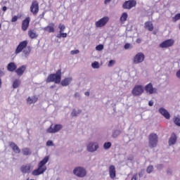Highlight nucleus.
Wrapping results in <instances>:
<instances>
[{
    "mask_svg": "<svg viewBox=\"0 0 180 180\" xmlns=\"http://www.w3.org/2000/svg\"><path fill=\"white\" fill-rule=\"evenodd\" d=\"M72 82V77H65L60 82L62 86H68Z\"/></svg>",
    "mask_w": 180,
    "mask_h": 180,
    "instance_id": "obj_19",
    "label": "nucleus"
},
{
    "mask_svg": "<svg viewBox=\"0 0 180 180\" xmlns=\"http://www.w3.org/2000/svg\"><path fill=\"white\" fill-rule=\"evenodd\" d=\"M58 29L59 32H64L65 30V25L64 24H59Z\"/></svg>",
    "mask_w": 180,
    "mask_h": 180,
    "instance_id": "obj_38",
    "label": "nucleus"
},
{
    "mask_svg": "<svg viewBox=\"0 0 180 180\" xmlns=\"http://www.w3.org/2000/svg\"><path fill=\"white\" fill-rule=\"evenodd\" d=\"M26 70V67L25 65L21 66L16 70L17 75H23V72Z\"/></svg>",
    "mask_w": 180,
    "mask_h": 180,
    "instance_id": "obj_27",
    "label": "nucleus"
},
{
    "mask_svg": "<svg viewBox=\"0 0 180 180\" xmlns=\"http://www.w3.org/2000/svg\"><path fill=\"white\" fill-rule=\"evenodd\" d=\"M42 30L48 33H54L56 32V25L53 22H51L46 27H43Z\"/></svg>",
    "mask_w": 180,
    "mask_h": 180,
    "instance_id": "obj_16",
    "label": "nucleus"
},
{
    "mask_svg": "<svg viewBox=\"0 0 180 180\" xmlns=\"http://www.w3.org/2000/svg\"><path fill=\"white\" fill-rule=\"evenodd\" d=\"M0 15H1V13H0Z\"/></svg>",
    "mask_w": 180,
    "mask_h": 180,
    "instance_id": "obj_58",
    "label": "nucleus"
},
{
    "mask_svg": "<svg viewBox=\"0 0 180 180\" xmlns=\"http://www.w3.org/2000/svg\"><path fill=\"white\" fill-rule=\"evenodd\" d=\"M143 88L146 94H149L150 95H153V94H157V89L153 86V84L151 83L146 84Z\"/></svg>",
    "mask_w": 180,
    "mask_h": 180,
    "instance_id": "obj_12",
    "label": "nucleus"
},
{
    "mask_svg": "<svg viewBox=\"0 0 180 180\" xmlns=\"http://www.w3.org/2000/svg\"><path fill=\"white\" fill-rule=\"evenodd\" d=\"M144 27L146 30H148L149 32H153V30H154V25L150 21L146 22Z\"/></svg>",
    "mask_w": 180,
    "mask_h": 180,
    "instance_id": "obj_21",
    "label": "nucleus"
},
{
    "mask_svg": "<svg viewBox=\"0 0 180 180\" xmlns=\"http://www.w3.org/2000/svg\"><path fill=\"white\" fill-rule=\"evenodd\" d=\"M16 68H18V67L16 66V64H15V63L11 62L7 65V70L11 72H13V71H15Z\"/></svg>",
    "mask_w": 180,
    "mask_h": 180,
    "instance_id": "obj_24",
    "label": "nucleus"
},
{
    "mask_svg": "<svg viewBox=\"0 0 180 180\" xmlns=\"http://www.w3.org/2000/svg\"><path fill=\"white\" fill-rule=\"evenodd\" d=\"M162 167V166L160 165L158 166V168L160 169V168H161Z\"/></svg>",
    "mask_w": 180,
    "mask_h": 180,
    "instance_id": "obj_56",
    "label": "nucleus"
},
{
    "mask_svg": "<svg viewBox=\"0 0 180 180\" xmlns=\"http://www.w3.org/2000/svg\"><path fill=\"white\" fill-rule=\"evenodd\" d=\"M20 84H21L20 79H16L13 82V88L14 89H16V88H19V86H20Z\"/></svg>",
    "mask_w": 180,
    "mask_h": 180,
    "instance_id": "obj_28",
    "label": "nucleus"
},
{
    "mask_svg": "<svg viewBox=\"0 0 180 180\" xmlns=\"http://www.w3.org/2000/svg\"><path fill=\"white\" fill-rule=\"evenodd\" d=\"M61 129H63L62 124H57L55 125L51 124L50 127L46 129V133H51V134L58 133V131H60Z\"/></svg>",
    "mask_w": 180,
    "mask_h": 180,
    "instance_id": "obj_8",
    "label": "nucleus"
},
{
    "mask_svg": "<svg viewBox=\"0 0 180 180\" xmlns=\"http://www.w3.org/2000/svg\"><path fill=\"white\" fill-rule=\"evenodd\" d=\"M91 67L94 70L100 68L101 65H99V62L95 61L94 63H91Z\"/></svg>",
    "mask_w": 180,
    "mask_h": 180,
    "instance_id": "obj_34",
    "label": "nucleus"
},
{
    "mask_svg": "<svg viewBox=\"0 0 180 180\" xmlns=\"http://www.w3.org/2000/svg\"><path fill=\"white\" fill-rule=\"evenodd\" d=\"M10 147L12 148L13 151L15 153V154H19L20 153V149L19 148V146L15 143H11Z\"/></svg>",
    "mask_w": 180,
    "mask_h": 180,
    "instance_id": "obj_23",
    "label": "nucleus"
},
{
    "mask_svg": "<svg viewBox=\"0 0 180 180\" xmlns=\"http://www.w3.org/2000/svg\"><path fill=\"white\" fill-rule=\"evenodd\" d=\"M146 58V56L142 52H139L135 55L133 58L134 64H141Z\"/></svg>",
    "mask_w": 180,
    "mask_h": 180,
    "instance_id": "obj_9",
    "label": "nucleus"
},
{
    "mask_svg": "<svg viewBox=\"0 0 180 180\" xmlns=\"http://www.w3.org/2000/svg\"><path fill=\"white\" fill-rule=\"evenodd\" d=\"M49 160H50V157L46 156L42 160H41L38 164V168L32 172V175L37 176L39 175H41V174H44L47 169L46 164L49 162Z\"/></svg>",
    "mask_w": 180,
    "mask_h": 180,
    "instance_id": "obj_1",
    "label": "nucleus"
},
{
    "mask_svg": "<svg viewBox=\"0 0 180 180\" xmlns=\"http://www.w3.org/2000/svg\"><path fill=\"white\" fill-rule=\"evenodd\" d=\"M176 76L177 77V78H179V79H180V70L176 72Z\"/></svg>",
    "mask_w": 180,
    "mask_h": 180,
    "instance_id": "obj_50",
    "label": "nucleus"
},
{
    "mask_svg": "<svg viewBox=\"0 0 180 180\" xmlns=\"http://www.w3.org/2000/svg\"><path fill=\"white\" fill-rule=\"evenodd\" d=\"M46 146L48 147H53L54 146V143H53V141H48L46 142Z\"/></svg>",
    "mask_w": 180,
    "mask_h": 180,
    "instance_id": "obj_44",
    "label": "nucleus"
},
{
    "mask_svg": "<svg viewBox=\"0 0 180 180\" xmlns=\"http://www.w3.org/2000/svg\"><path fill=\"white\" fill-rule=\"evenodd\" d=\"M143 175H144V170H141L140 172L139 173V178H141Z\"/></svg>",
    "mask_w": 180,
    "mask_h": 180,
    "instance_id": "obj_47",
    "label": "nucleus"
},
{
    "mask_svg": "<svg viewBox=\"0 0 180 180\" xmlns=\"http://www.w3.org/2000/svg\"><path fill=\"white\" fill-rule=\"evenodd\" d=\"M103 49V45L102 44H99L96 47V50H97V51H102Z\"/></svg>",
    "mask_w": 180,
    "mask_h": 180,
    "instance_id": "obj_42",
    "label": "nucleus"
},
{
    "mask_svg": "<svg viewBox=\"0 0 180 180\" xmlns=\"http://www.w3.org/2000/svg\"><path fill=\"white\" fill-rule=\"evenodd\" d=\"M75 98H79V93H76L75 94Z\"/></svg>",
    "mask_w": 180,
    "mask_h": 180,
    "instance_id": "obj_53",
    "label": "nucleus"
},
{
    "mask_svg": "<svg viewBox=\"0 0 180 180\" xmlns=\"http://www.w3.org/2000/svg\"><path fill=\"white\" fill-rule=\"evenodd\" d=\"M1 27H2V25L1 24H0V29H1Z\"/></svg>",
    "mask_w": 180,
    "mask_h": 180,
    "instance_id": "obj_57",
    "label": "nucleus"
},
{
    "mask_svg": "<svg viewBox=\"0 0 180 180\" xmlns=\"http://www.w3.org/2000/svg\"><path fill=\"white\" fill-rule=\"evenodd\" d=\"M148 105L149 106H153L154 105V101H149Z\"/></svg>",
    "mask_w": 180,
    "mask_h": 180,
    "instance_id": "obj_52",
    "label": "nucleus"
},
{
    "mask_svg": "<svg viewBox=\"0 0 180 180\" xmlns=\"http://www.w3.org/2000/svg\"><path fill=\"white\" fill-rule=\"evenodd\" d=\"M22 153L23 155H30L32 154V151L29 148H24L22 149Z\"/></svg>",
    "mask_w": 180,
    "mask_h": 180,
    "instance_id": "obj_31",
    "label": "nucleus"
},
{
    "mask_svg": "<svg viewBox=\"0 0 180 180\" xmlns=\"http://www.w3.org/2000/svg\"><path fill=\"white\" fill-rule=\"evenodd\" d=\"M73 174L78 178H85L86 176V169L83 167H76L73 169Z\"/></svg>",
    "mask_w": 180,
    "mask_h": 180,
    "instance_id": "obj_3",
    "label": "nucleus"
},
{
    "mask_svg": "<svg viewBox=\"0 0 180 180\" xmlns=\"http://www.w3.org/2000/svg\"><path fill=\"white\" fill-rule=\"evenodd\" d=\"M136 41V43H138V44H140V43H141V41H143V39L138 38Z\"/></svg>",
    "mask_w": 180,
    "mask_h": 180,
    "instance_id": "obj_49",
    "label": "nucleus"
},
{
    "mask_svg": "<svg viewBox=\"0 0 180 180\" xmlns=\"http://www.w3.org/2000/svg\"><path fill=\"white\" fill-rule=\"evenodd\" d=\"M108 173L110 178L115 179V178H116V167L113 165H110L108 167Z\"/></svg>",
    "mask_w": 180,
    "mask_h": 180,
    "instance_id": "obj_17",
    "label": "nucleus"
},
{
    "mask_svg": "<svg viewBox=\"0 0 180 180\" xmlns=\"http://www.w3.org/2000/svg\"><path fill=\"white\" fill-rule=\"evenodd\" d=\"M46 82H54L60 84L61 82V70H58L55 74H51L46 79Z\"/></svg>",
    "mask_w": 180,
    "mask_h": 180,
    "instance_id": "obj_2",
    "label": "nucleus"
},
{
    "mask_svg": "<svg viewBox=\"0 0 180 180\" xmlns=\"http://www.w3.org/2000/svg\"><path fill=\"white\" fill-rule=\"evenodd\" d=\"M137 174H134L131 180H137Z\"/></svg>",
    "mask_w": 180,
    "mask_h": 180,
    "instance_id": "obj_48",
    "label": "nucleus"
},
{
    "mask_svg": "<svg viewBox=\"0 0 180 180\" xmlns=\"http://www.w3.org/2000/svg\"><path fill=\"white\" fill-rule=\"evenodd\" d=\"M144 94V86L141 84H136L131 90V94L134 96H141Z\"/></svg>",
    "mask_w": 180,
    "mask_h": 180,
    "instance_id": "obj_4",
    "label": "nucleus"
},
{
    "mask_svg": "<svg viewBox=\"0 0 180 180\" xmlns=\"http://www.w3.org/2000/svg\"><path fill=\"white\" fill-rule=\"evenodd\" d=\"M86 148L88 153H95L99 149V143L95 141L88 142L86 145Z\"/></svg>",
    "mask_w": 180,
    "mask_h": 180,
    "instance_id": "obj_5",
    "label": "nucleus"
},
{
    "mask_svg": "<svg viewBox=\"0 0 180 180\" xmlns=\"http://www.w3.org/2000/svg\"><path fill=\"white\" fill-rule=\"evenodd\" d=\"M108 22H109V17L104 16L95 22V27L97 29L103 27L104 26H106V25H108Z\"/></svg>",
    "mask_w": 180,
    "mask_h": 180,
    "instance_id": "obj_6",
    "label": "nucleus"
},
{
    "mask_svg": "<svg viewBox=\"0 0 180 180\" xmlns=\"http://www.w3.org/2000/svg\"><path fill=\"white\" fill-rule=\"evenodd\" d=\"M112 0H105L104 4L105 5H108V4H110Z\"/></svg>",
    "mask_w": 180,
    "mask_h": 180,
    "instance_id": "obj_51",
    "label": "nucleus"
},
{
    "mask_svg": "<svg viewBox=\"0 0 180 180\" xmlns=\"http://www.w3.org/2000/svg\"><path fill=\"white\" fill-rule=\"evenodd\" d=\"M113 64H115V60H111L109 61L108 66V67H112V65H113Z\"/></svg>",
    "mask_w": 180,
    "mask_h": 180,
    "instance_id": "obj_46",
    "label": "nucleus"
},
{
    "mask_svg": "<svg viewBox=\"0 0 180 180\" xmlns=\"http://www.w3.org/2000/svg\"><path fill=\"white\" fill-rule=\"evenodd\" d=\"M79 50L76 49V50H72L70 51V54H72V56H74L75 54H79Z\"/></svg>",
    "mask_w": 180,
    "mask_h": 180,
    "instance_id": "obj_43",
    "label": "nucleus"
},
{
    "mask_svg": "<svg viewBox=\"0 0 180 180\" xmlns=\"http://www.w3.org/2000/svg\"><path fill=\"white\" fill-rule=\"evenodd\" d=\"M158 143V136L155 134H151L149 135V147L154 148L157 147Z\"/></svg>",
    "mask_w": 180,
    "mask_h": 180,
    "instance_id": "obj_7",
    "label": "nucleus"
},
{
    "mask_svg": "<svg viewBox=\"0 0 180 180\" xmlns=\"http://www.w3.org/2000/svg\"><path fill=\"white\" fill-rule=\"evenodd\" d=\"M153 171H154V167L150 165L147 167L146 169V172L148 174H151V172H153Z\"/></svg>",
    "mask_w": 180,
    "mask_h": 180,
    "instance_id": "obj_39",
    "label": "nucleus"
},
{
    "mask_svg": "<svg viewBox=\"0 0 180 180\" xmlns=\"http://www.w3.org/2000/svg\"><path fill=\"white\" fill-rule=\"evenodd\" d=\"M120 130L117 129L112 132V137H113V139H116L120 136Z\"/></svg>",
    "mask_w": 180,
    "mask_h": 180,
    "instance_id": "obj_33",
    "label": "nucleus"
},
{
    "mask_svg": "<svg viewBox=\"0 0 180 180\" xmlns=\"http://www.w3.org/2000/svg\"><path fill=\"white\" fill-rule=\"evenodd\" d=\"M39 101V98L36 96H32L31 97H28L27 99V103L28 105H32V103H36Z\"/></svg>",
    "mask_w": 180,
    "mask_h": 180,
    "instance_id": "obj_22",
    "label": "nucleus"
},
{
    "mask_svg": "<svg viewBox=\"0 0 180 180\" xmlns=\"http://www.w3.org/2000/svg\"><path fill=\"white\" fill-rule=\"evenodd\" d=\"M30 48H26L22 51V57H24L25 58H27L30 55Z\"/></svg>",
    "mask_w": 180,
    "mask_h": 180,
    "instance_id": "obj_25",
    "label": "nucleus"
},
{
    "mask_svg": "<svg viewBox=\"0 0 180 180\" xmlns=\"http://www.w3.org/2000/svg\"><path fill=\"white\" fill-rule=\"evenodd\" d=\"M112 147V143L110 142H106L103 144V148L104 150H109Z\"/></svg>",
    "mask_w": 180,
    "mask_h": 180,
    "instance_id": "obj_35",
    "label": "nucleus"
},
{
    "mask_svg": "<svg viewBox=\"0 0 180 180\" xmlns=\"http://www.w3.org/2000/svg\"><path fill=\"white\" fill-rule=\"evenodd\" d=\"M84 95H86V96H89V92L88 91L85 92Z\"/></svg>",
    "mask_w": 180,
    "mask_h": 180,
    "instance_id": "obj_55",
    "label": "nucleus"
},
{
    "mask_svg": "<svg viewBox=\"0 0 180 180\" xmlns=\"http://www.w3.org/2000/svg\"><path fill=\"white\" fill-rule=\"evenodd\" d=\"M159 113H160L162 116H164V117H165L167 120H169V119L171 118V115H169L168 110H167L164 108H159Z\"/></svg>",
    "mask_w": 180,
    "mask_h": 180,
    "instance_id": "obj_18",
    "label": "nucleus"
},
{
    "mask_svg": "<svg viewBox=\"0 0 180 180\" xmlns=\"http://www.w3.org/2000/svg\"><path fill=\"white\" fill-rule=\"evenodd\" d=\"M125 50H129V49H133V46L131 44H126L124 46Z\"/></svg>",
    "mask_w": 180,
    "mask_h": 180,
    "instance_id": "obj_41",
    "label": "nucleus"
},
{
    "mask_svg": "<svg viewBox=\"0 0 180 180\" xmlns=\"http://www.w3.org/2000/svg\"><path fill=\"white\" fill-rule=\"evenodd\" d=\"M176 143V135L172 134L169 139V146H174Z\"/></svg>",
    "mask_w": 180,
    "mask_h": 180,
    "instance_id": "obj_26",
    "label": "nucleus"
},
{
    "mask_svg": "<svg viewBox=\"0 0 180 180\" xmlns=\"http://www.w3.org/2000/svg\"><path fill=\"white\" fill-rule=\"evenodd\" d=\"M34 167L31 164L24 165L20 167V171L23 174H30Z\"/></svg>",
    "mask_w": 180,
    "mask_h": 180,
    "instance_id": "obj_15",
    "label": "nucleus"
},
{
    "mask_svg": "<svg viewBox=\"0 0 180 180\" xmlns=\"http://www.w3.org/2000/svg\"><path fill=\"white\" fill-rule=\"evenodd\" d=\"M174 43H175V41L174 39H167L162 42L160 44V47L161 49H168V47H172V46H174Z\"/></svg>",
    "mask_w": 180,
    "mask_h": 180,
    "instance_id": "obj_11",
    "label": "nucleus"
},
{
    "mask_svg": "<svg viewBox=\"0 0 180 180\" xmlns=\"http://www.w3.org/2000/svg\"><path fill=\"white\" fill-rule=\"evenodd\" d=\"M136 5H137L136 0H129L124 3L123 8L124 9H131V8H134Z\"/></svg>",
    "mask_w": 180,
    "mask_h": 180,
    "instance_id": "obj_13",
    "label": "nucleus"
},
{
    "mask_svg": "<svg viewBox=\"0 0 180 180\" xmlns=\"http://www.w3.org/2000/svg\"><path fill=\"white\" fill-rule=\"evenodd\" d=\"M56 37L58 39H61V37H63L64 39H65V37H67V33L64 32H59V33L57 34Z\"/></svg>",
    "mask_w": 180,
    "mask_h": 180,
    "instance_id": "obj_32",
    "label": "nucleus"
},
{
    "mask_svg": "<svg viewBox=\"0 0 180 180\" xmlns=\"http://www.w3.org/2000/svg\"><path fill=\"white\" fill-rule=\"evenodd\" d=\"M30 12H32V15H37L39 13V3L37 1H32L30 6Z\"/></svg>",
    "mask_w": 180,
    "mask_h": 180,
    "instance_id": "obj_14",
    "label": "nucleus"
},
{
    "mask_svg": "<svg viewBox=\"0 0 180 180\" xmlns=\"http://www.w3.org/2000/svg\"><path fill=\"white\" fill-rule=\"evenodd\" d=\"M28 36H30V39H36L38 35L34 30H30L28 32Z\"/></svg>",
    "mask_w": 180,
    "mask_h": 180,
    "instance_id": "obj_30",
    "label": "nucleus"
},
{
    "mask_svg": "<svg viewBox=\"0 0 180 180\" xmlns=\"http://www.w3.org/2000/svg\"><path fill=\"white\" fill-rule=\"evenodd\" d=\"M180 20V13H177L172 18V22H175Z\"/></svg>",
    "mask_w": 180,
    "mask_h": 180,
    "instance_id": "obj_37",
    "label": "nucleus"
},
{
    "mask_svg": "<svg viewBox=\"0 0 180 180\" xmlns=\"http://www.w3.org/2000/svg\"><path fill=\"white\" fill-rule=\"evenodd\" d=\"M30 23V17L26 18L22 22V30L26 31L27 30V27H29V24Z\"/></svg>",
    "mask_w": 180,
    "mask_h": 180,
    "instance_id": "obj_20",
    "label": "nucleus"
},
{
    "mask_svg": "<svg viewBox=\"0 0 180 180\" xmlns=\"http://www.w3.org/2000/svg\"><path fill=\"white\" fill-rule=\"evenodd\" d=\"M82 110H73L72 113H71V115L73 116V117H75V116H78V115H79L81 113Z\"/></svg>",
    "mask_w": 180,
    "mask_h": 180,
    "instance_id": "obj_36",
    "label": "nucleus"
},
{
    "mask_svg": "<svg viewBox=\"0 0 180 180\" xmlns=\"http://www.w3.org/2000/svg\"><path fill=\"white\" fill-rule=\"evenodd\" d=\"M6 9H8V8L6 6L3 7L4 12H6Z\"/></svg>",
    "mask_w": 180,
    "mask_h": 180,
    "instance_id": "obj_54",
    "label": "nucleus"
},
{
    "mask_svg": "<svg viewBox=\"0 0 180 180\" xmlns=\"http://www.w3.org/2000/svg\"><path fill=\"white\" fill-rule=\"evenodd\" d=\"M27 47V41H21L15 49V54H19L22 53Z\"/></svg>",
    "mask_w": 180,
    "mask_h": 180,
    "instance_id": "obj_10",
    "label": "nucleus"
},
{
    "mask_svg": "<svg viewBox=\"0 0 180 180\" xmlns=\"http://www.w3.org/2000/svg\"><path fill=\"white\" fill-rule=\"evenodd\" d=\"M19 19V17L18 15H14L12 19H11V22L13 23L15 22H17L18 20Z\"/></svg>",
    "mask_w": 180,
    "mask_h": 180,
    "instance_id": "obj_45",
    "label": "nucleus"
},
{
    "mask_svg": "<svg viewBox=\"0 0 180 180\" xmlns=\"http://www.w3.org/2000/svg\"><path fill=\"white\" fill-rule=\"evenodd\" d=\"M128 16L129 15H127V13H123L120 19L121 23H124V22H126V20H127Z\"/></svg>",
    "mask_w": 180,
    "mask_h": 180,
    "instance_id": "obj_29",
    "label": "nucleus"
},
{
    "mask_svg": "<svg viewBox=\"0 0 180 180\" xmlns=\"http://www.w3.org/2000/svg\"><path fill=\"white\" fill-rule=\"evenodd\" d=\"M174 122L176 126H179L180 127V118L179 117H174Z\"/></svg>",
    "mask_w": 180,
    "mask_h": 180,
    "instance_id": "obj_40",
    "label": "nucleus"
}]
</instances>
